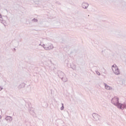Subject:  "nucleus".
<instances>
[{"label":"nucleus","mask_w":126,"mask_h":126,"mask_svg":"<svg viewBox=\"0 0 126 126\" xmlns=\"http://www.w3.org/2000/svg\"><path fill=\"white\" fill-rule=\"evenodd\" d=\"M112 102L115 105V106H117L118 108L120 109H123V104L119 103V98L117 97H114L112 100Z\"/></svg>","instance_id":"obj_1"},{"label":"nucleus","mask_w":126,"mask_h":126,"mask_svg":"<svg viewBox=\"0 0 126 126\" xmlns=\"http://www.w3.org/2000/svg\"><path fill=\"white\" fill-rule=\"evenodd\" d=\"M112 69L115 74H120V70L117 65L114 64L112 67Z\"/></svg>","instance_id":"obj_2"},{"label":"nucleus","mask_w":126,"mask_h":126,"mask_svg":"<svg viewBox=\"0 0 126 126\" xmlns=\"http://www.w3.org/2000/svg\"><path fill=\"white\" fill-rule=\"evenodd\" d=\"M93 117L94 119V121H96V122H98V121H100V116H99L98 114L95 113H93Z\"/></svg>","instance_id":"obj_3"},{"label":"nucleus","mask_w":126,"mask_h":126,"mask_svg":"<svg viewBox=\"0 0 126 126\" xmlns=\"http://www.w3.org/2000/svg\"><path fill=\"white\" fill-rule=\"evenodd\" d=\"M5 121H9V122H11L12 121V117L11 116H6L5 118Z\"/></svg>","instance_id":"obj_4"},{"label":"nucleus","mask_w":126,"mask_h":126,"mask_svg":"<svg viewBox=\"0 0 126 126\" xmlns=\"http://www.w3.org/2000/svg\"><path fill=\"white\" fill-rule=\"evenodd\" d=\"M82 6L83 8H87L88 7V4L86 2H84L82 4Z\"/></svg>","instance_id":"obj_5"},{"label":"nucleus","mask_w":126,"mask_h":126,"mask_svg":"<svg viewBox=\"0 0 126 126\" xmlns=\"http://www.w3.org/2000/svg\"><path fill=\"white\" fill-rule=\"evenodd\" d=\"M30 113L31 114V115H32V116H33V117H34L35 118H36V117H37L36 113L33 111H30Z\"/></svg>","instance_id":"obj_6"},{"label":"nucleus","mask_w":126,"mask_h":126,"mask_svg":"<svg viewBox=\"0 0 126 126\" xmlns=\"http://www.w3.org/2000/svg\"><path fill=\"white\" fill-rule=\"evenodd\" d=\"M105 88L107 90H111V89H112V88L110 87V86H109L107 85H105Z\"/></svg>","instance_id":"obj_7"},{"label":"nucleus","mask_w":126,"mask_h":126,"mask_svg":"<svg viewBox=\"0 0 126 126\" xmlns=\"http://www.w3.org/2000/svg\"><path fill=\"white\" fill-rule=\"evenodd\" d=\"M96 74H97V75H100V72H99L98 71H96Z\"/></svg>","instance_id":"obj_8"},{"label":"nucleus","mask_w":126,"mask_h":126,"mask_svg":"<svg viewBox=\"0 0 126 126\" xmlns=\"http://www.w3.org/2000/svg\"><path fill=\"white\" fill-rule=\"evenodd\" d=\"M61 110H63V106L61 107Z\"/></svg>","instance_id":"obj_9"},{"label":"nucleus","mask_w":126,"mask_h":126,"mask_svg":"<svg viewBox=\"0 0 126 126\" xmlns=\"http://www.w3.org/2000/svg\"><path fill=\"white\" fill-rule=\"evenodd\" d=\"M124 113L125 114V115H126V111H124Z\"/></svg>","instance_id":"obj_10"},{"label":"nucleus","mask_w":126,"mask_h":126,"mask_svg":"<svg viewBox=\"0 0 126 126\" xmlns=\"http://www.w3.org/2000/svg\"><path fill=\"white\" fill-rule=\"evenodd\" d=\"M2 89L0 87V91Z\"/></svg>","instance_id":"obj_11"},{"label":"nucleus","mask_w":126,"mask_h":126,"mask_svg":"<svg viewBox=\"0 0 126 126\" xmlns=\"http://www.w3.org/2000/svg\"><path fill=\"white\" fill-rule=\"evenodd\" d=\"M1 118V116L0 115V119Z\"/></svg>","instance_id":"obj_12"}]
</instances>
